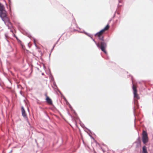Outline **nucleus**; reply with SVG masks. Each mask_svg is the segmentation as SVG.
<instances>
[{
	"label": "nucleus",
	"mask_w": 153,
	"mask_h": 153,
	"mask_svg": "<svg viewBox=\"0 0 153 153\" xmlns=\"http://www.w3.org/2000/svg\"><path fill=\"white\" fill-rule=\"evenodd\" d=\"M0 17L2 19H7V12L3 4L0 3Z\"/></svg>",
	"instance_id": "1"
},
{
	"label": "nucleus",
	"mask_w": 153,
	"mask_h": 153,
	"mask_svg": "<svg viewBox=\"0 0 153 153\" xmlns=\"http://www.w3.org/2000/svg\"><path fill=\"white\" fill-rule=\"evenodd\" d=\"M98 37L99 39L102 41L100 42V49L105 53L107 54V52L105 50V48L107 47V43L105 42L103 36H101Z\"/></svg>",
	"instance_id": "2"
},
{
	"label": "nucleus",
	"mask_w": 153,
	"mask_h": 153,
	"mask_svg": "<svg viewBox=\"0 0 153 153\" xmlns=\"http://www.w3.org/2000/svg\"><path fill=\"white\" fill-rule=\"evenodd\" d=\"M142 141L144 144L147 143L149 140L147 132L144 130H143L142 132Z\"/></svg>",
	"instance_id": "3"
},
{
	"label": "nucleus",
	"mask_w": 153,
	"mask_h": 153,
	"mask_svg": "<svg viewBox=\"0 0 153 153\" xmlns=\"http://www.w3.org/2000/svg\"><path fill=\"white\" fill-rule=\"evenodd\" d=\"M4 20L2 19L4 22L5 25L7 26L8 29H11L12 27V24L9 20V19L7 17V19L4 18Z\"/></svg>",
	"instance_id": "4"
},
{
	"label": "nucleus",
	"mask_w": 153,
	"mask_h": 153,
	"mask_svg": "<svg viewBox=\"0 0 153 153\" xmlns=\"http://www.w3.org/2000/svg\"><path fill=\"white\" fill-rule=\"evenodd\" d=\"M132 88L134 91L133 94H134V97L137 98V99H140V97L137 94V90L136 87L133 85Z\"/></svg>",
	"instance_id": "5"
},
{
	"label": "nucleus",
	"mask_w": 153,
	"mask_h": 153,
	"mask_svg": "<svg viewBox=\"0 0 153 153\" xmlns=\"http://www.w3.org/2000/svg\"><path fill=\"white\" fill-rule=\"evenodd\" d=\"M134 143L136 144V148H139L141 147V141L140 138L139 136L137 139L136 141L134 142Z\"/></svg>",
	"instance_id": "6"
},
{
	"label": "nucleus",
	"mask_w": 153,
	"mask_h": 153,
	"mask_svg": "<svg viewBox=\"0 0 153 153\" xmlns=\"http://www.w3.org/2000/svg\"><path fill=\"white\" fill-rule=\"evenodd\" d=\"M21 111L22 112V116L23 117L27 120V121L28 122V119L27 116V114L25 112V111L24 109V108L23 107H22L21 108Z\"/></svg>",
	"instance_id": "7"
},
{
	"label": "nucleus",
	"mask_w": 153,
	"mask_h": 153,
	"mask_svg": "<svg viewBox=\"0 0 153 153\" xmlns=\"http://www.w3.org/2000/svg\"><path fill=\"white\" fill-rule=\"evenodd\" d=\"M46 99L47 102L48 104L50 105H52V102L51 100L48 96H46Z\"/></svg>",
	"instance_id": "8"
},
{
	"label": "nucleus",
	"mask_w": 153,
	"mask_h": 153,
	"mask_svg": "<svg viewBox=\"0 0 153 153\" xmlns=\"http://www.w3.org/2000/svg\"><path fill=\"white\" fill-rule=\"evenodd\" d=\"M105 31L103 29L101 30L100 31L96 33L95 34V36H96V35H97L98 36H101L102 34Z\"/></svg>",
	"instance_id": "9"
},
{
	"label": "nucleus",
	"mask_w": 153,
	"mask_h": 153,
	"mask_svg": "<svg viewBox=\"0 0 153 153\" xmlns=\"http://www.w3.org/2000/svg\"><path fill=\"white\" fill-rule=\"evenodd\" d=\"M142 153H148L146 147L145 146H144L143 147Z\"/></svg>",
	"instance_id": "10"
},
{
	"label": "nucleus",
	"mask_w": 153,
	"mask_h": 153,
	"mask_svg": "<svg viewBox=\"0 0 153 153\" xmlns=\"http://www.w3.org/2000/svg\"><path fill=\"white\" fill-rule=\"evenodd\" d=\"M80 33H84L85 34H86L88 36H89V37H90L91 39H92V35L89 33H88L85 32L84 31H83V32H82V31H81L80 32Z\"/></svg>",
	"instance_id": "11"
},
{
	"label": "nucleus",
	"mask_w": 153,
	"mask_h": 153,
	"mask_svg": "<svg viewBox=\"0 0 153 153\" xmlns=\"http://www.w3.org/2000/svg\"><path fill=\"white\" fill-rule=\"evenodd\" d=\"M109 27V26L108 24L103 29L104 30V31L106 30H108Z\"/></svg>",
	"instance_id": "12"
},
{
	"label": "nucleus",
	"mask_w": 153,
	"mask_h": 153,
	"mask_svg": "<svg viewBox=\"0 0 153 153\" xmlns=\"http://www.w3.org/2000/svg\"><path fill=\"white\" fill-rule=\"evenodd\" d=\"M93 41L95 42V44L97 46V47L98 48H99L100 47V45H99V43H97V42H96L95 41V40L94 39H93L92 38V39H91Z\"/></svg>",
	"instance_id": "13"
},
{
	"label": "nucleus",
	"mask_w": 153,
	"mask_h": 153,
	"mask_svg": "<svg viewBox=\"0 0 153 153\" xmlns=\"http://www.w3.org/2000/svg\"><path fill=\"white\" fill-rule=\"evenodd\" d=\"M65 100L66 102V103L67 104H68L69 105V107L70 108H72V107L71 106V105H70V104L67 101V100H66V99L65 98L64 99Z\"/></svg>",
	"instance_id": "14"
},
{
	"label": "nucleus",
	"mask_w": 153,
	"mask_h": 153,
	"mask_svg": "<svg viewBox=\"0 0 153 153\" xmlns=\"http://www.w3.org/2000/svg\"><path fill=\"white\" fill-rule=\"evenodd\" d=\"M33 41H34V45H35V46L37 48V45H36V41H35V38H33Z\"/></svg>",
	"instance_id": "15"
},
{
	"label": "nucleus",
	"mask_w": 153,
	"mask_h": 153,
	"mask_svg": "<svg viewBox=\"0 0 153 153\" xmlns=\"http://www.w3.org/2000/svg\"><path fill=\"white\" fill-rule=\"evenodd\" d=\"M9 4L10 6L12 4L10 0H8Z\"/></svg>",
	"instance_id": "16"
},
{
	"label": "nucleus",
	"mask_w": 153,
	"mask_h": 153,
	"mask_svg": "<svg viewBox=\"0 0 153 153\" xmlns=\"http://www.w3.org/2000/svg\"><path fill=\"white\" fill-rule=\"evenodd\" d=\"M53 85H54V86H55V87H56V88L57 87V85H56V83H55V82H54L53 83Z\"/></svg>",
	"instance_id": "17"
},
{
	"label": "nucleus",
	"mask_w": 153,
	"mask_h": 153,
	"mask_svg": "<svg viewBox=\"0 0 153 153\" xmlns=\"http://www.w3.org/2000/svg\"><path fill=\"white\" fill-rule=\"evenodd\" d=\"M46 115L47 117H48V118L49 119H50V118L49 117V116L48 115V114H46Z\"/></svg>",
	"instance_id": "18"
},
{
	"label": "nucleus",
	"mask_w": 153,
	"mask_h": 153,
	"mask_svg": "<svg viewBox=\"0 0 153 153\" xmlns=\"http://www.w3.org/2000/svg\"><path fill=\"white\" fill-rule=\"evenodd\" d=\"M46 115L47 117H48V118L49 119H50V118L49 117V116L48 115V114H46Z\"/></svg>",
	"instance_id": "19"
},
{
	"label": "nucleus",
	"mask_w": 153,
	"mask_h": 153,
	"mask_svg": "<svg viewBox=\"0 0 153 153\" xmlns=\"http://www.w3.org/2000/svg\"><path fill=\"white\" fill-rule=\"evenodd\" d=\"M59 39L57 41V42H56V44H55V45H56V44H57V43H58V42H59Z\"/></svg>",
	"instance_id": "20"
},
{
	"label": "nucleus",
	"mask_w": 153,
	"mask_h": 153,
	"mask_svg": "<svg viewBox=\"0 0 153 153\" xmlns=\"http://www.w3.org/2000/svg\"><path fill=\"white\" fill-rule=\"evenodd\" d=\"M55 44L54 45V46H53V48H52V50H51V51L53 49L54 47H55Z\"/></svg>",
	"instance_id": "21"
},
{
	"label": "nucleus",
	"mask_w": 153,
	"mask_h": 153,
	"mask_svg": "<svg viewBox=\"0 0 153 153\" xmlns=\"http://www.w3.org/2000/svg\"><path fill=\"white\" fill-rule=\"evenodd\" d=\"M86 128L87 129V130H88L90 132H91V130H90V129H89L87 128Z\"/></svg>",
	"instance_id": "22"
},
{
	"label": "nucleus",
	"mask_w": 153,
	"mask_h": 153,
	"mask_svg": "<svg viewBox=\"0 0 153 153\" xmlns=\"http://www.w3.org/2000/svg\"><path fill=\"white\" fill-rule=\"evenodd\" d=\"M12 150H11L9 153H12Z\"/></svg>",
	"instance_id": "23"
},
{
	"label": "nucleus",
	"mask_w": 153,
	"mask_h": 153,
	"mask_svg": "<svg viewBox=\"0 0 153 153\" xmlns=\"http://www.w3.org/2000/svg\"><path fill=\"white\" fill-rule=\"evenodd\" d=\"M51 79H52V80H54V78H53V77H52Z\"/></svg>",
	"instance_id": "24"
},
{
	"label": "nucleus",
	"mask_w": 153,
	"mask_h": 153,
	"mask_svg": "<svg viewBox=\"0 0 153 153\" xmlns=\"http://www.w3.org/2000/svg\"><path fill=\"white\" fill-rule=\"evenodd\" d=\"M122 6V5H120L119 4H118V6Z\"/></svg>",
	"instance_id": "25"
},
{
	"label": "nucleus",
	"mask_w": 153,
	"mask_h": 153,
	"mask_svg": "<svg viewBox=\"0 0 153 153\" xmlns=\"http://www.w3.org/2000/svg\"><path fill=\"white\" fill-rule=\"evenodd\" d=\"M119 3H121V2L120 1V0H119Z\"/></svg>",
	"instance_id": "26"
},
{
	"label": "nucleus",
	"mask_w": 153,
	"mask_h": 153,
	"mask_svg": "<svg viewBox=\"0 0 153 153\" xmlns=\"http://www.w3.org/2000/svg\"><path fill=\"white\" fill-rule=\"evenodd\" d=\"M35 140V142L37 144L36 140Z\"/></svg>",
	"instance_id": "27"
},
{
	"label": "nucleus",
	"mask_w": 153,
	"mask_h": 153,
	"mask_svg": "<svg viewBox=\"0 0 153 153\" xmlns=\"http://www.w3.org/2000/svg\"><path fill=\"white\" fill-rule=\"evenodd\" d=\"M20 94L22 95V92L21 91H20Z\"/></svg>",
	"instance_id": "28"
},
{
	"label": "nucleus",
	"mask_w": 153,
	"mask_h": 153,
	"mask_svg": "<svg viewBox=\"0 0 153 153\" xmlns=\"http://www.w3.org/2000/svg\"><path fill=\"white\" fill-rule=\"evenodd\" d=\"M134 112L135 111V109H134Z\"/></svg>",
	"instance_id": "29"
},
{
	"label": "nucleus",
	"mask_w": 153,
	"mask_h": 153,
	"mask_svg": "<svg viewBox=\"0 0 153 153\" xmlns=\"http://www.w3.org/2000/svg\"><path fill=\"white\" fill-rule=\"evenodd\" d=\"M10 31H11V32H13L12 30H10Z\"/></svg>",
	"instance_id": "30"
},
{
	"label": "nucleus",
	"mask_w": 153,
	"mask_h": 153,
	"mask_svg": "<svg viewBox=\"0 0 153 153\" xmlns=\"http://www.w3.org/2000/svg\"><path fill=\"white\" fill-rule=\"evenodd\" d=\"M6 40L8 42V40L6 39Z\"/></svg>",
	"instance_id": "31"
},
{
	"label": "nucleus",
	"mask_w": 153,
	"mask_h": 153,
	"mask_svg": "<svg viewBox=\"0 0 153 153\" xmlns=\"http://www.w3.org/2000/svg\"><path fill=\"white\" fill-rule=\"evenodd\" d=\"M90 137L93 138L91 136H90Z\"/></svg>",
	"instance_id": "32"
},
{
	"label": "nucleus",
	"mask_w": 153,
	"mask_h": 153,
	"mask_svg": "<svg viewBox=\"0 0 153 153\" xmlns=\"http://www.w3.org/2000/svg\"><path fill=\"white\" fill-rule=\"evenodd\" d=\"M16 39H17V38L16 37Z\"/></svg>",
	"instance_id": "33"
},
{
	"label": "nucleus",
	"mask_w": 153,
	"mask_h": 153,
	"mask_svg": "<svg viewBox=\"0 0 153 153\" xmlns=\"http://www.w3.org/2000/svg\"><path fill=\"white\" fill-rule=\"evenodd\" d=\"M6 5H7V4L6 3Z\"/></svg>",
	"instance_id": "34"
}]
</instances>
